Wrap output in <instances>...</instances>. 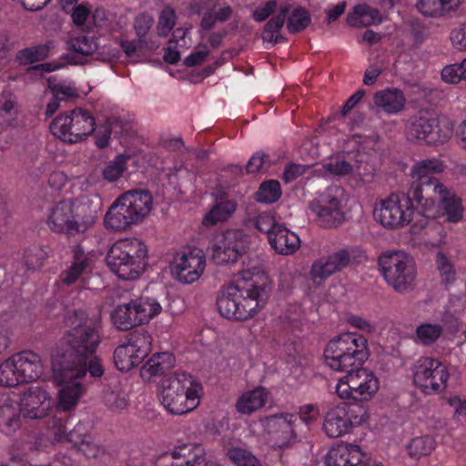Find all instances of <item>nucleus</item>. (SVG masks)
Here are the masks:
<instances>
[{"instance_id":"nucleus-7","label":"nucleus","mask_w":466,"mask_h":466,"mask_svg":"<svg viewBox=\"0 0 466 466\" xmlns=\"http://www.w3.org/2000/svg\"><path fill=\"white\" fill-rule=\"evenodd\" d=\"M147 248L136 238H121L110 248L106 263L110 270L124 280L137 279L144 271Z\"/></svg>"},{"instance_id":"nucleus-28","label":"nucleus","mask_w":466,"mask_h":466,"mask_svg":"<svg viewBox=\"0 0 466 466\" xmlns=\"http://www.w3.org/2000/svg\"><path fill=\"white\" fill-rule=\"evenodd\" d=\"M373 104L380 112L397 115L405 108L406 97L399 88L390 87L376 92Z\"/></svg>"},{"instance_id":"nucleus-11","label":"nucleus","mask_w":466,"mask_h":466,"mask_svg":"<svg viewBox=\"0 0 466 466\" xmlns=\"http://www.w3.org/2000/svg\"><path fill=\"white\" fill-rule=\"evenodd\" d=\"M380 267L387 283L398 292L412 288L417 277V267L412 256L404 251L384 254L380 258Z\"/></svg>"},{"instance_id":"nucleus-53","label":"nucleus","mask_w":466,"mask_h":466,"mask_svg":"<svg viewBox=\"0 0 466 466\" xmlns=\"http://www.w3.org/2000/svg\"><path fill=\"white\" fill-rule=\"evenodd\" d=\"M68 45L71 50L83 56H91L98 48L96 39L87 35L72 37Z\"/></svg>"},{"instance_id":"nucleus-44","label":"nucleus","mask_w":466,"mask_h":466,"mask_svg":"<svg viewBox=\"0 0 466 466\" xmlns=\"http://www.w3.org/2000/svg\"><path fill=\"white\" fill-rule=\"evenodd\" d=\"M105 405L113 412H123L129 405L127 393L119 386L109 387L103 396Z\"/></svg>"},{"instance_id":"nucleus-41","label":"nucleus","mask_w":466,"mask_h":466,"mask_svg":"<svg viewBox=\"0 0 466 466\" xmlns=\"http://www.w3.org/2000/svg\"><path fill=\"white\" fill-rule=\"evenodd\" d=\"M24 384L15 355L0 363V386L12 388Z\"/></svg>"},{"instance_id":"nucleus-38","label":"nucleus","mask_w":466,"mask_h":466,"mask_svg":"<svg viewBox=\"0 0 466 466\" xmlns=\"http://www.w3.org/2000/svg\"><path fill=\"white\" fill-rule=\"evenodd\" d=\"M381 21L380 12L366 5H356L347 17L348 24L354 27L378 25Z\"/></svg>"},{"instance_id":"nucleus-23","label":"nucleus","mask_w":466,"mask_h":466,"mask_svg":"<svg viewBox=\"0 0 466 466\" xmlns=\"http://www.w3.org/2000/svg\"><path fill=\"white\" fill-rule=\"evenodd\" d=\"M445 170V165L438 158H426L419 160L412 166L410 176L419 185L414 188H421L424 196H431V185L433 180H439L432 176L442 173Z\"/></svg>"},{"instance_id":"nucleus-42","label":"nucleus","mask_w":466,"mask_h":466,"mask_svg":"<svg viewBox=\"0 0 466 466\" xmlns=\"http://www.w3.org/2000/svg\"><path fill=\"white\" fill-rule=\"evenodd\" d=\"M237 209V203L233 199H228L216 204L203 218V225L206 227L216 225L218 222L228 220Z\"/></svg>"},{"instance_id":"nucleus-46","label":"nucleus","mask_w":466,"mask_h":466,"mask_svg":"<svg viewBox=\"0 0 466 466\" xmlns=\"http://www.w3.org/2000/svg\"><path fill=\"white\" fill-rule=\"evenodd\" d=\"M443 327L439 323L423 322L416 328L415 341L418 344L431 346L442 335Z\"/></svg>"},{"instance_id":"nucleus-49","label":"nucleus","mask_w":466,"mask_h":466,"mask_svg":"<svg viewBox=\"0 0 466 466\" xmlns=\"http://www.w3.org/2000/svg\"><path fill=\"white\" fill-rule=\"evenodd\" d=\"M436 441L431 436H420L413 438L407 445V451L412 458H420L431 453Z\"/></svg>"},{"instance_id":"nucleus-47","label":"nucleus","mask_w":466,"mask_h":466,"mask_svg":"<svg viewBox=\"0 0 466 466\" xmlns=\"http://www.w3.org/2000/svg\"><path fill=\"white\" fill-rule=\"evenodd\" d=\"M133 156L130 154H119L111 160L103 169V177L108 182H114L119 179L126 171L128 162L131 161Z\"/></svg>"},{"instance_id":"nucleus-21","label":"nucleus","mask_w":466,"mask_h":466,"mask_svg":"<svg viewBox=\"0 0 466 466\" xmlns=\"http://www.w3.org/2000/svg\"><path fill=\"white\" fill-rule=\"evenodd\" d=\"M157 398L163 408L169 413L175 415L187 413L176 372L165 376L159 381L157 385Z\"/></svg>"},{"instance_id":"nucleus-22","label":"nucleus","mask_w":466,"mask_h":466,"mask_svg":"<svg viewBox=\"0 0 466 466\" xmlns=\"http://www.w3.org/2000/svg\"><path fill=\"white\" fill-rule=\"evenodd\" d=\"M355 152L343 151L327 158L320 167L315 168L317 177L323 178L350 177L354 169Z\"/></svg>"},{"instance_id":"nucleus-64","label":"nucleus","mask_w":466,"mask_h":466,"mask_svg":"<svg viewBox=\"0 0 466 466\" xmlns=\"http://www.w3.org/2000/svg\"><path fill=\"white\" fill-rule=\"evenodd\" d=\"M279 5V3H277L276 1H269L258 6L253 13L254 19L258 22H262L269 15L273 16L278 13Z\"/></svg>"},{"instance_id":"nucleus-52","label":"nucleus","mask_w":466,"mask_h":466,"mask_svg":"<svg viewBox=\"0 0 466 466\" xmlns=\"http://www.w3.org/2000/svg\"><path fill=\"white\" fill-rule=\"evenodd\" d=\"M284 17L279 14V10L278 13L271 16L270 20L265 26V29L262 33V38L264 41L269 43H277L283 39L281 31L284 25Z\"/></svg>"},{"instance_id":"nucleus-18","label":"nucleus","mask_w":466,"mask_h":466,"mask_svg":"<svg viewBox=\"0 0 466 466\" xmlns=\"http://www.w3.org/2000/svg\"><path fill=\"white\" fill-rule=\"evenodd\" d=\"M151 337L147 332L135 333L128 340L115 350L114 360L116 368L129 371L138 366L151 350Z\"/></svg>"},{"instance_id":"nucleus-26","label":"nucleus","mask_w":466,"mask_h":466,"mask_svg":"<svg viewBox=\"0 0 466 466\" xmlns=\"http://www.w3.org/2000/svg\"><path fill=\"white\" fill-rule=\"evenodd\" d=\"M21 412L15 394H5L0 398V431L12 435L21 427Z\"/></svg>"},{"instance_id":"nucleus-16","label":"nucleus","mask_w":466,"mask_h":466,"mask_svg":"<svg viewBox=\"0 0 466 466\" xmlns=\"http://www.w3.org/2000/svg\"><path fill=\"white\" fill-rule=\"evenodd\" d=\"M247 243L242 232L228 230L214 236L209 250L217 265H232L246 252Z\"/></svg>"},{"instance_id":"nucleus-1","label":"nucleus","mask_w":466,"mask_h":466,"mask_svg":"<svg viewBox=\"0 0 466 466\" xmlns=\"http://www.w3.org/2000/svg\"><path fill=\"white\" fill-rule=\"evenodd\" d=\"M71 329L65 334L52 354L53 377L60 386L56 407L61 412L74 410L86 390L79 381L86 374V360L100 343V336L93 319L85 312L69 319Z\"/></svg>"},{"instance_id":"nucleus-25","label":"nucleus","mask_w":466,"mask_h":466,"mask_svg":"<svg viewBox=\"0 0 466 466\" xmlns=\"http://www.w3.org/2000/svg\"><path fill=\"white\" fill-rule=\"evenodd\" d=\"M70 443L86 458H96L104 452L103 447L89 430L86 422H78L71 431Z\"/></svg>"},{"instance_id":"nucleus-9","label":"nucleus","mask_w":466,"mask_h":466,"mask_svg":"<svg viewBox=\"0 0 466 466\" xmlns=\"http://www.w3.org/2000/svg\"><path fill=\"white\" fill-rule=\"evenodd\" d=\"M430 189L432 195H423L422 198H430L435 204L437 212L433 215H424V218L413 224L410 228L412 234H418L427 228L430 218L443 216L449 223H458L463 218L464 208L461 199L451 188L441 180H433Z\"/></svg>"},{"instance_id":"nucleus-54","label":"nucleus","mask_w":466,"mask_h":466,"mask_svg":"<svg viewBox=\"0 0 466 466\" xmlns=\"http://www.w3.org/2000/svg\"><path fill=\"white\" fill-rule=\"evenodd\" d=\"M461 63L451 64L443 67L441 76L443 82L447 84H459L461 81L466 82L465 70Z\"/></svg>"},{"instance_id":"nucleus-14","label":"nucleus","mask_w":466,"mask_h":466,"mask_svg":"<svg viewBox=\"0 0 466 466\" xmlns=\"http://www.w3.org/2000/svg\"><path fill=\"white\" fill-rule=\"evenodd\" d=\"M413 381L426 394L443 391L450 378L448 368L439 359L423 356L412 366Z\"/></svg>"},{"instance_id":"nucleus-19","label":"nucleus","mask_w":466,"mask_h":466,"mask_svg":"<svg viewBox=\"0 0 466 466\" xmlns=\"http://www.w3.org/2000/svg\"><path fill=\"white\" fill-rule=\"evenodd\" d=\"M296 422L297 416L291 413L272 415L261 421L268 441L279 448L290 446L297 441Z\"/></svg>"},{"instance_id":"nucleus-39","label":"nucleus","mask_w":466,"mask_h":466,"mask_svg":"<svg viewBox=\"0 0 466 466\" xmlns=\"http://www.w3.org/2000/svg\"><path fill=\"white\" fill-rule=\"evenodd\" d=\"M436 116L420 115L412 117L407 127V137L410 141L426 143L431 128H434Z\"/></svg>"},{"instance_id":"nucleus-50","label":"nucleus","mask_w":466,"mask_h":466,"mask_svg":"<svg viewBox=\"0 0 466 466\" xmlns=\"http://www.w3.org/2000/svg\"><path fill=\"white\" fill-rule=\"evenodd\" d=\"M358 157L359 154L356 153L353 162L354 169L350 177L358 186L368 185L373 181L375 170L370 165L359 159Z\"/></svg>"},{"instance_id":"nucleus-43","label":"nucleus","mask_w":466,"mask_h":466,"mask_svg":"<svg viewBox=\"0 0 466 466\" xmlns=\"http://www.w3.org/2000/svg\"><path fill=\"white\" fill-rule=\"evenodd\" d=\"M173 42L176 43V46H168L164 55L165 60L170 64L177 63L180 59L181 52L187 50L191 46L187 30L177 28L173 33Z\"/></svg>"},{"instance_id":"nucleus-33","label":"nucleus","mask_w":466,"mask_h":466,"mask_svg":"<svg viewBox=\"0 0 466 466\" xmlns=\"http://www.w3.org/2000/svg\"><path fill=\"white\" fill-rule=\"evenodd\" d=\"M464 0H418L417 10L424 16L440 18L457 11Z\"/></svg>"},{"instance_id":"nucleus-48","label":"nucleus","mask_w":466,"mask_h":466,"mask_svg":"<svg viewBox=\"0 0 466 466\" xmlns=\"http://www.w3.org/2000/svg\"><path fill=\"white\" fill-rule=\"evenodd\" d=\"M54 48L55 45L51 41L43 45L28 47L18 53L17 59L22 64H32L47 57Z\"/></svg>"},{"instance_id":"nucleus-4","label":"nucleus","mask_w":466,"mask_h":466,"mask_svg":"<svg viewBox=\"0 0 466 466\" xmlns=\"http://www.w3.org/2000/svg\"><path fill=\"white\" fill-rule=\"evenodd\" d=\"M421 188H410L407 193L391 194L375 203L374 219L387 228H400L414 218L415 209L424 215L437 212L435 204L430 198H423Z\"/></svg>"},{"instance_id":"nucleus-32","label":"nucleus","mask_w":466,"mask_h":466,"mask_svg":"<svg viewBox=\"0 0 466 466\" xmlns=\"http://www.w3.org/2000/svg\"><path fill=\"white\" fill-rule=\"evenodd\" d=\"M279 14L287 20V28L291 33L305 29L311 21L309 13L304 7L287 2L279 3Z\"/></svg>"},{"instance_id":"nucleus-17","label":"nucleus","mask_w":466,"mask_h":466,"mask_svg":"<svg viewBox=\"0 0 466 466\" xmlns=\"http://www.w3.org/2000/svg\"><path fill=\"white\" fill-rule=\"evenodd\" d=\"M18 406L22 418L27 420H42L52 411L54 401L47 388L30 386L19 393Z\"/></svg>"},{"instance_id":"nucleus-29","label":"nucleus","mask_w":466,"mask_h":466,"mask_svg":"<svg viewBox=\"0 0 466 466\" xmlns=\"http://www.w3.org/2000/svg\"><path fill=\"white\" fill-rule=\"evenodd\" d=\"M179 381V390L184 400L187 413L198 407L203 396L202 384L194 376L187 372H176Z\"/></svg>"},{"instance_id":"nucleus-31","label":"nucleus","mask_w":466,"mask_h":466,"mask_svg":"<svg viewBox=\"0 0 466 466\" xmlns=\"http://www.w3.org/2000/svg\"><path fill=\"white\" fill-rule=\"evenodd\" d=\"M24 383L35 381L45 373V366L40 355L30 351L15 354Z\"/></svg>"},{"instance_id":"nucleus-5","label":"nucleus","mask_w":466,"mask_h":466,"mask_svg":"<svg viewBox=\"0 0 466 466\" xmlns=\"http://www.w3.org/2000/svg\"><path fill=\"white\" fill-rule=\"evenodd\" d=\"M153 198L146 190H129L119 196L106 211V228L126 231L141 224L153 209Z\"/></svg>"},{"instance_id":"nucleus-12","label":"nucleus","mask_w":466,"mask_h":466,"mask_svg":"<svg viewBox=\"0 0 466 466\" xmlns=\"http://www.w3.org/2000/svg\"><path fill=\"white\" fill-rule=\"evenodd\" d=\"M93 116L83 108H76L57 116L50 126L52 134L68 143L85 141L96 130Z\"/></svg>"},{"instance_id":"nucleus-58","label":"nucleus","mask_w":466,"mask_h":466,"mask_svg":"<svg viewBox=\"0 0 466 466\" xmlns=\"http://www.w3.org/2000/svg\"><path fill=\"white\" fill-rule=\"evenodd\" d=\"M48 431L55 441H66L70 443L71 431L67 432L66 420L59 418H54L48 423Z\"/></svg>"},{"instance_id":"nucleus-15","label":"nucleus","mask_w":466,"mask_h":466,"mask_svg":"<svg viewBox=\"0 0 466 466\" xmlns=\"http://www.w3.org/2000/svg\"><path fill=\"white\" fill-rule=\"evenodd\" d=\"M206 267V255L196 247H184L177 250L169 263L171 276L182 284H192L198 280Z\"/></svg>"},{"instance_id":"nucleus-51","label":"nucleus","mask_w":466,"mask_h":466,"mask_svg":"<svg viewBox=\"0 0 466 466\" xmlns=\"http://www.w3.org/2000/svg\"><path fill=\"white\" fill-rule=\"evenodd\" d=\"M281 196L280 185L277 180L263 182L256 193V200L265 204L276 202Z\"/></svg>"},{"instance_id":"nucleus-37","label":"nucleus","mask_w":466,"mask_h":466,"mask_svg":"<svg viewBox=\"0 0 466 466\" xmlns=\"http://www.w3.org/2000/svg\"><path fill=\"white\" fill-rule=\"evenodd\" d=\"M174 361V356L170 352L156 353L143 365L140 375L144 380L150 381L154 377L170 368Z\"/></svg>"},{"instance_id":"nucleus-2","label":"nucleus","mask_w":466,"mask_h":466,"mask_svg":"<svg viewBox=\"0 0 466 466\" xmlns=\"http://www.w3.org/2000/svg\"><path fill=\"white\" fill-rule=\"evenodd\" d=\"M369 357L368 339L357 332H341L327 343L323 351L325 364L334 371L347 372L338 380L335 387L340 400L368 402L380 390V379L376 373L362 366Z\"/></svg>"},{"instance_id":"nucleus-45","label":"nucleus","mask_w":466,"mask_h":466,"mask_svg":"<svg viewBox=\"0 0 466 466\" xmlns=\"http://www.w3.org/2000/svg\"><path fill=\"white\" fill-rule=\"evenodd\" d=\"M435 124L428 133L426 143L436 145L449 141L453 133L452 122L446 117H436Z\"/></svg>"},{"instance_id":"nucleus-62","label":"nucleus","mask_w":466,"mask_h":466,"mask_svg":"<svg viewBox=\"0 0 466 466\" xmlns=\"http://www.w3.org/2000/svg\"><path fill=\"white\" fill-rule=\"evenodd\" d=\"M450 41L454 49L466 52V22L451 31Z\"/></svg>"},{"instance_id":"nucleus-8","label":"nucleus","mask_w":466,"mask_h":466,"mask_svg":"<svg viewBox=\"0 0 466 466\" xmlns=\"http://www.w3.org/2000/svg\"><path fill=\"white\" fill-rule=\"evenodd\" d=\"M163 311L158 299L152 296H140L116 305L109 313L112 326L128 331L151 322Z\"/></svg>"},{"instance_id":"nucleus-24","label":"nucleus","mask_w":466,"mask_h":466,"mask_svg":"<svg viewBox=\"0 0 466 466\" xmlns=\"http://www.w3.org/2000/svg\"><path fill=\"white\" fill-rule=\"evenodd\" d=\"M349 263L350 255L348 251L339 250L313 263L310 277L315 283L319 284L332 274L346 268Z\"/></svg>"},{"instance_id":"nucleus-56","label":"nucleus","mask_w":466,"mask_h":466,"mask_svg":"<svg viewBox=\"0 0 466 466\" xmlns=\"http://www.w3.org/2000/svg\"><path fill=\"white\" fill-rule=\"evenodd\" d=\"M436 265L441 279L443 282L451 283L455 279L456 271L454 266L442 252H439L437 254Z\"/></svg>"},{"instance_id":"nucleus-36","label":"nucleus","mask_w":466,"mask_h":466,"mask_svg":"<svg viewBox=\"0 0 466 466\" xmlns=\"http://www.w3.org/2000/svg\"><path fill=\"white\" fill-rule=\"evenodd\" d=\"M3 76H0V82ZM19 108L16 97L9 91L0 94V132L16 124Z\"/></svg>"},{"instance_id":"nucleus-27","label":"nucleus","mask_w":466,"mask_h":466,"mask_svg":"<svg viewBox=\"0 0 466 466\" xmlns=\"http://www.w3.org/2000/svg\"><path fill=\"white\" fill-rule=\"evenodd\" d=\"M363 456L359 445L341 443L332 447L325 457L326 466H358Z\"/></svg>"},{"instance_id":"nucleus-30","label":"nucleus","mask_w":466,"mask_h":466,"mask_svg":"<svg viewBox=\"0 0 466 466\" xmlns=\"http://www.w3.org/2000/svg\"><path fill=\"white\" fill-rule=\"evenodd\" d=\"M271 248L281 255H292L300 247V238L294 231L280 224L268 238Z\"/></svg>"},{"instance_id":"nucleus-60","label":"nucleus","mask_w":466,"mask_h":466,"mask_svg":"<svg viewBox=\"0 0 466 466\" xmlns=\"http://www.w3.org/2000/svg\"><path fill=\"white\" fill-rule=\"evenodd\" d=\"M254 224L259 231L265 232L268 238L271 232L275 230V228L279 226L281 223L277 222L271 214L263 212L255 218Z\"/></svg>"},{"instance_id":"nucleus-61","label":"nucleus","mask_w":466,"mask_h":466,"mask_svg":"<svg viewBox=\"0 0 466 466\" xmlns=\"http://www.w3.org/2000/svg\"><path fill=\"white\" fill-rule=\"evenodd\" d=\"M46 258V251L40 248H34L27 251L25 255V264L29 269L37 270L43 267Z\"/></svg>"},{"instance_id":"nucleus-40","label":"nucleus","mask_w":466,"mask_h":466,"mask_svg":"<svg viewBox=\"0 0 466 466\" xmlns=\"http://www.w3.org/2000/svg\"><path fill=\"white\" fill-rule=\"evenodd\" d=\"M91 18L94 27L106 32L117 31L127 24L125 17L116 18L115 14L106 12L103 8H96L92 13Z\"/></svg>"},{"instance_id":"nucleus-34","label":"nucleus","mask_w":466,"mask_h":466,"mask_svg":"<svg viewBox=\"0 0 466 466\" xmlns=\"http://www.w3.org/2000/svg\"><path fill=\"white\" fill-rule=\"evenodd\" d=\"M72 266L60 276V282L66 285H71L82 279L91 268V255L86 254L79 247L75 248Z\"/></svg>"},{"instance_id":"nucleus-35","label":"nucleus","mask_w":466,"mask_h":466,"mask_svg":"<svg viewBox=\"0 0 466 466\" xmlns=\"http://www.w3.org/2000/svg\"><path fill=\"white\" fill-rule=\"evenodd\" d=\"M268 395V391L263 387L247 390L238 398L236 408L239 413L249 415L266 404Z\"/></svg>"},{"instance_id":"nucleus-13","label":"nucleus","mask_w":466,"mask_h":466,"mask_svg":"<svg viewBox=\"0 0 466 466\" xmlns=\"http://www.w3.org/2000/svg\"><path fill=\"white\" fill-rule=\"evenodd\" d=\"M370 412L364 407H350L340 403L329 409L323 420V431L329 438L349 434L354 428L367 423Z\"/></svg>"},{"instance_id":"nucleus-57","label":"nucleus","mask_w":466,"mask_h":466,"mask_svg":"<svg viewBox=\"0 0 466 466\" xmlns=\"http://www.w3.org/2000/svg\"><path fill=\"white\" fill-rule=\"evenodd\" d=\"M48 87L55 96L71 97L77 95L76 88L70 81H56L49 78Z\"/></svg>"},{"instance_id":"nucleus-10","label":"nucleus","mask_w":466,"mask_h":466,"mask_svg":"<svg viewBox=\"0 0 466 466\" xmlns=\"http://www.w3.org/2000/svg\"><path fill=\"white\" fill-rule=\"evenodd\" d=\"M347 202L346 190L340 186H330L309 202V209L320 226L333 228L344 220Z\"/></svg>"},{"instance_id":"nucleus-63","label":"nucleus","mask_w":466,"mask_h":466,"mask_svg":"<svg viewBox=\"0 0 466 466\" xmlns=\"http://www.w3.org/2000/svg\"><path fill=\"white\" fill-rule=\"evenodd\" d=\"M115 124L107 122L105 125L98 127L96 131V144L98 147H106L110 140L112 133H116Z\"/></svg>"},{"instance_id":"nucleus-55","label":"nucleus","mask_w":466,"mask_h":466,"mask_svg":"<svg viewBox=\"0 0 466 466\" xmlns=\"http://www.w3.org/2000/svg\"><path fill=\"white\" fill-rule=\"evenodd\" d=\"M228 455L237 466H261L259 461L250 451L242 448H232Z\"/></svg>"},{"instance_id":"nucleus-3","label":"nucleus","mask_w":466,"mask_h":466,"mask_svg":"<svg viewBox=\"0 0 466 466\" xmlns=\"http://www.w3.org/2000/svg\"><path fill=\"white\" fill-rule=\"evenodd\" d=\"M267 274L255 265L239 273L236 285L224 288L218 298L219 313L230 319L246 320L261 310L267 300Z\"/></svg>"},{"instance_id":"nucleus-20","label":"nucleus","mask_w":466,"mask_h":466,"mask_svg":"<svg viewBox=\"0 0 466 466\" xmlns=\"http://www.w3.org/2000/svg\"><path fill=\"white\" fill-rule=\"evenodd\" d=\"M156 466H221L208 461L204 449L194 443L176 446L171 451L160 455Z\"/></svg>"},{"instance_id":"nucleus-6","label":"nucleus","mask_w":466,"mask_h":466,"mask_svg":"<svg viewBox=\"0 0 466 466\" xmlns=\"http://www.w3.org/2000/svg\"><path fill=\"white\" fill-rule=\"evenodd\" d=\"M96 219V215L87 207L74 199L53 203L46 210L45 222L55 233L76 235L86 232Z\"/></svg>"},{"instance_id":"nucleus-59","label":"nucleus","mask_w":466,"mask_h":466,"mask_svg":"<svg viewBox=\"0 0 466 466\" xmlns=\"http://www.w3.org/2000/svg\"><path fill=\"white\" fill-rule=\"evenodd\" d=\"M176 14L173 9L167 7L165 8L159 16L157 24V33L159 35H167L176 24Z\"/></svg>"}]
</instances>
